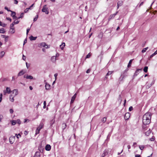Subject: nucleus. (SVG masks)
Returning <instances> with one entry per match:
<instances>
[{
    "instance_id": "f257e3e1",
    "label": "nucleus",
    "mask_w": 157,
    "mask_h": 157,
    "mask_svg": "<svg viewBox=\"0 0 157 157\" xmlns=\"http://www.w3.org/2000/svg\"><path fill=\"white\" fill-rule=\"evenodd\" d=\"M151 114L150 113L147 112L144 115L143 118V124H149L150 123Z\"/></svg>"
},
{
    "instance_id": "f03ea898",
    "label": "nucleus",
    "mask_w": 157,
    "mask_h": 157,
    "mask_svg": "<svg viewBox=\"0 0 157 157\" xmlns=\"http://www.w3.org/2000/svg\"><path fill=\"white\" fill-rule=\"evenodd\" d=\"M128 76L127 74H124V73H122L121 76L119 78V81L120 82L123 81L124 79Z\"/></svg>"
},
{
    "instance_id": "7ed1b4c3",
    "label": "nucleus",
    "mask_w": 157,
    "mask_h": 157,
    "mask_svg": "<svg viewBox=\"0 0 157 157\" xmlns=\"http://www.w3.org/2000/svg\"><path fill=\"white\" fill-rule=\"evenodd\" d=\"M11 92L10 89V87H6V90H3L4 95H6L7 93L8 94H10Z\"/></svg>"
},
{
    "instance_id": "20e7f679",
    "label": "nucleus",
    "mask_w": 157,
    "mask_h": 157,
    "mask_svg": "<svg viewBox=\"0 0 157 157\" xmlns=\"http://www.w3.org/2000/svg\"><path fill=\"white\" fill-rule=\"evenodd\" d=\"M47 5H44L43 7L42 10V11L43 12H44L46 14H48L49 13V11L48 10V8L46 7Z\"/></svg>"
},
{
    "instance_id": "39448f33",
    "label": "nucleus",
    "mask_w": 157,
    "mask_h": 157,
    "mask_svg": "<svg viewBox=\"0 0 157 157\" xmlns=\"http://www.w3.org/2000/svg\"><path fill=\"white\" fill-rule=\"evenodd\" d=\"M39 47H45L46 48H48L50 47V46H49V45L46 44L45 42H42L39 45Z\"/></svg>"
},
{
    "instance_id": "423d86ee",
    "label": "nucleus",
    "mask_w": 157,
    "mask_h": 157,
    "mask_svg": "<svg viewBox=\"0 0 157 157\" xmlns=\"http://www.w3.org/2000/svg\"><path fill=\"white\" fill-rule=\"evenodd\" d=\"M142 70V69H137L136 70V71H135L134 75H133V78L134 79V78L137 75H138L139 74L140 71H141Z\"/></svg>"
},
{
    "instance_id": "0eeeda50",
    "label": "nucleus",
    "mask_w": 157,
    "mask_h": 157,
    "mask_svg": "<svg viewBox=\"0 0 157 157\" xmlns=\"http://www.w3.org/2000/svg\"><path fill=\"white\" fill-rule=\"evenodd\" d=\"M15 136H11L9 138L10 142L11 144H13L15 140Z\"/></svg>"
},
{
    "instance_id": "6e6552de",
    "label": "nucleus",
    "mask_w": 157,
    "mask_h": 157,
    "mask_svg": "<svg viewBox=\"0 0 157 157\" xmlns=\"http://www.w3.org/2000/svg\"><path fill=\"white\" fill-rule=\"evenodd\" d=\"M26 71L24 70H22L17 75L18 76H20L23 75L25 73Z\"/></svg>"
},
{
    "instance_id": "1a4fd4ad",
    "label": "nucleus",
    "mask_w": 157,
    "mask_h": 157,
    "mask_svg": "<svg viewBox=\"0 0 157 157\" xmlns=\"http://www.w3.org/2000/svg\"><path fill=\"white\" fill-rule=\"evenodd\" d=\"M130 114L128 113H125L124 116V119L126 120H128L130 117Z\"/></svg>"
},
{
    "instance_id": "9d476101",
    "label": "nucleus",
    "mask_w": 157,
    "mask_h": 157,
    "mask_svg": "<svg viewBox=\"0 0 157 157\" xmlns=\"http://www.w3.org/2000/svg\"><path fill=\"white\" fill-rule=\"evenodd\" d=\"M76 95H77V94H76V93H75L74 94V95L72 97L71 100V102H70L71 104L73 103L75 99V98L76 97Z\"/></svg>"
},
{
    "instance_id": "9b49d317",
    "label": "nucleus",
    "mask_w": 157,
    "mask_h": 157,
    "mask_svg": "<svg viewBox=\"0 0 157 157\" xmlns=\"http://www.w3.org/2000/svg\"><path fill=\"white\" fill-rule=\"evenodd\" d=\"M24 78H25L26 79H32L33 78V76L31 75H25L24 76Z\"/></svg>"
},
{
    "instance_id": "f8f14e48",
    "label": "nucleus",
    "mask_w": 157,
    "mask_h": 157,
    "mask_svg": "<svg viewBox=\"0 0 157 157\" xmlns=\"http://www.w3.org/2000/svg\"><path fill=\"white\" fill-rule=\"evenodd\" d=\"M40 153L39 151H37L36 152L33 157H40Z\"/></svg>"
},
{
    "instance_id": "ddd939ff",
    "label": "nucleus",
    "mask_w": 157,
    "mask_h": 157,
    "mask_svg": "<svg viewBox=\"0 0 157 157\" xmlns=\"http://www.w3.org/2000/svg\"><path fill=\"white\" fill-rule=\"evenodd\" d=\"M55 120L54 118L51 120L50 122V127L52 128V127L53 124L55 123Z\"/></svg>"
},
{
    "instance_id": "4468645a",
    "label": "nucleus",
    "mask_w": 157,
    "mask_h": 157,
    "mask_svg": "<svg viewBox=\"0 0 157 157\" xmlns=\"http://www.w3.org/2000/svg\"><path fill=\"white\" fill-rule=\"evenodd\" d=\"M51 146L49 144H47L45 147V150L46 151H49L51 149Z\"/></svg>"
},
{
    "instance_id": "2eb2a0df",
    "label": "nucleus",
    "mask_w": 157,
    "mask_h": 157,
    "mask_svg": "<svg viewBox=\"0 0 157 157\" xmlns=\"http://www.w3.org/2000/svg\"><path fill=\"white\" fill-rule=\"evenodd\" d=\"M11 92H12L13 94H14V96L17 95L18 94V90L17 89H14Z\"/></svg>"
},
{
    "instance_id": "dca6fc26",
    "label": "nucleus",
    "mask_w": 157,
    "mask_h": 157,
    "mask_svg": "<svg viewBox=\"0 0 157 157\" xmlns=\"http://www.w3.org/2000/svg\"><path fill=\"white\" fill-rule=\"evenodd\" d=\"M44 124L43 123L41 122L39 126V127L37 128H38L39 129L41 130L42 128L44 127Z\"/></svg>"
},
{
    "instance_id": "f3484780",
    "label": "nucleus",
    "mask_w": 157,
    "mask_h": 157,
    "mask_svg": "<svg viewBox=\"0 0 157 157\" xmlns=\"http://www.w3.org/2000/svg\"><path fill=\"white\" fill-rule=\"evenodd\" d=\"M29 38L30 40L31 41L34 40L36 39L37 38V37H34L33 36H31L29 37Z\"/></svg>"
},
{
    "instance_id": "a211bd4d",
    "label": "nucleus",
    "mask_w": 157,
    "mask_h": 157,
    "mask_svg": "<svg viewBox=\"0 0 157 157\" xmlns=\"http://www.w3.org/2000/svg\"><path fill=\"white\" fill-rule=\"evenodd\" d=\"M14 96L13 97L12 95H10V100L11 102H13L14 101Z\"/></svg>"
},
{
    "instance_id": "6ab92c4d",
    "label": "nucleus",
    "mask_w": 157,
    "mask_h": 157,
    "mask_svg": "<svg viewBox=\"0 0 157 157\" xmlns=\"http://www.w3.org/2000/svg\"><path fill=\"white\" fill-rule=\"evenodd\" d=\"M108 153V151L107 150H105L104 151V153L102 154V155L105 156L107 155Z\"/></svg>"
},
{
    "instance_id": "aec40b11",
    "label": "nucleus",
    "mask_w": 157,
    "mask_h": 157,
    "mask_svg": "<svg viewBox=\"0 0 157 157\" xmlns=\"http://www.w3.org/2000/svg\"><path fill=\"white\" fill-rule=\"evenodd\" d=\"M51 60L54 63L56 60V57L55 56H52L51 58Z\"/></svg>"
},
{
    "instance_id": "412c9836",
    "label": "nucleus",
    "mask_w": 157,
    "mask_h": 157,
    "mask_svg": "<svg viewBox=\"0 0 157 157\" xmlns=\"http://www.w3.org/2000/svg\"><path fill=\"white\" fill-rule=\"evenodd\" d=\"M115 17V16L113 14H111L109 17L108 19V21H109L112 19H113Z\"/></svg>"
},
{
    "instance_id": "4be33fe9",
    "label": "nucleus",
    "mask_w": 157,
    "mask_h": 157,
    "mask_svg": "<svg viewBox=\"0 0 157 157\" xmlns=\"http://www.w3.org/2000/svg\"><path fill=\"white\" fill-rule=\"evenodd\" d=\"M123 3V2L122 1H119L117 3V6H121L122 5Z\"/></svg>"
},
{
    "instance_id": "5701e85b",
    "label": "nucleus",
    "mask_w": 157,
    "mask_h": 157,
    "mask_svg": "<svg viewBox=\"0 0 157 157\" xmlns=\"http://www.w3.org/2000/svg\"><path fill=\"white\" fill-rule=\"evenodd\" d=\"M148 124H143L142 125V128L144 130H146V128H147V125H148Z\"/></svg>"
},
{
    "instance_id": "b1692460",
    "label": "nucleus",
    "mask_w": 157,
    "mask_h": 157,
    "mask_svg": "<svg viewBox=\"0 0 157 157\" xmlns=\"http://www.w3.org/2000/svg\"><path fill=\"white\" fill-rule=\"evenodd\" d=\"M50 85L46 83L45 85V88L46 90H49L50 89Z\"/></svg>"
},
{
    "instance_id": "393cba45",
    "label": "nucleus",
    "mask_w": 157,
    "mask_h": 157,
    "mask_svg": "<svg viewBox=\"0 0 157 157\" xmlns=\"http://www.w3.org/2000/svg\"><path fill=\"white\" fill-rule=\"evenodd\" d=\"M113 72V71H109L106 75V78H107V76H108L109 75L111 74Z\"/></svg>"
},
{
    "instance_id": "a878e982",
    "label": "nucleus",
    "mask_w": 157,
    "mask_h": 157,
    "mask_svg": "<svg viewBox=\"0 0 157 157\" xmlns=\"http://www.w3.org/2000/svg\"><path fill=\"white\" fill-rule=\"evenodd\" d=\"M5 52L3 51H2L0 53V57L2 58L5 55Z\"/></svg>"
},
{
    "instance_id": "bb28decb",
    "label": "nucleus",
    "mask_w": 157,
    "mask_h": 157,
    "mask_svg": "<svg viewBox=\"0 0 157 157\" xmlns=\"http://www.w3.org/2000/svg\"><path fill=\"white\" fill-rule=\"evenodd\" d=\"M133 60V59H131L129 61V63H128V66H127V67H130L131 66V63H132V61Z\"/></svg>"
},
{
    "instance_id": "cd10ccee",
    "label": "nucleus",
    "mask_w": 157,
    "mask_h": 157,
    "mask_svg": "<svg viewBox=\"0 0 157 157\" xmlns=\"http://www.w3.org/2000/svg\"><path fill=\"white\" fill-rule=\"evenodd\" d=\"M5 33V31L4 30V28H2L0 29V33Z\"/></svg>"
},
{
    "instance_id": "c85d7f7f",
    "label": "nucleus",
    "mask_w": 157,
    "mask_h": 157,
    "mask_svg": "<svg viewBox=\"0 0 157 157\" xmlns=\"http://www.w3.org/2000/svg\"><path fill=\"white\" fill-rule=\"evenodd\" d=\"M6 25V24L4 23H2L0 21V25L2 26L3 27H5Z\"/></svg>"
},
{
    "instance_id": "c756f323",
    "label": "nucleus",
    "mask_w": 157,
    "mask_h": 157,
    "mask_svg": "<svg viewBox=\"0 0 157 157\" xmlns=\"http://www.w3.org/2000/svg\"><path fill=\"white\" fill-rule=\"evenodd\" d=\"M148 68L147 67V66L145 67L143 69L145 73L147 72V71Z\"/></svg>"
},
{
    "instance_id": "7c9ffc66",
    "label": "nucleus",
    "mask_w": 157,
    "mask_h": 157,
    "mask_svg": "<svg viewBox=\"0 0 157 157\" xmlns=\"http://www.w3.org/2000/svg\"><path fill=\"white\" fill-rule=\"evenodd\" d=\"M152 84H148L146 86V89H148L151 86Z\"/></svg>"
},
{
    "instance_id": "2f4dec72",
    "label": "nucleus",
    "mask_w": 157,
    "mask_h": 157,
    "mask_svg": "<svg viewBox=\"0 0 157 157\" xmlns=\"http://www.w3.org/2000/svg\"><path fill=\"white\" fill-rule=\"evenodd\" d=\"M151 132L150 130H148L145 132V135L147 136H148L150 134Z\"/></svg>"
},
{
    "instance_id": "473e14b6",
    "label": "nucleus",
    "mask_w": 157,
    "mask_h": 157,
    "mask_svg": "<svg viewBox=\"0 0 157 157\" xmlns=\"http://www.w3.org/2000/svg\"><path fill=\"white\" fill-rule=\"evenodd\" d=\"M24 13H21L20 16L19 17H18V19H19L21 18H22L24 17Z\"/></svg>"
},
{
    "instance_id": "72a5a7b5",
    "label": "nucleus",
    "mask_w": 157,
    "mask_h": 157,
    "mask_svg": "<svg viewBox=\"0 0 157 157\" xmlns=\"http://www.w3.org/2000/svg\"><path fill=\"white\" fill-rule=\"evenodd\" d=\"M40 130L38 128H37V129L36 130L35 134L37 135L39 133Z\"/></svg>"
},
{
    "instance_id": "f704fd0d",
    "label": "nucleus",
    "mask_w": 157,
    "mask_h": 157,
    "mask_svg": "<svg viewBox=\"0 0 157 157\" xmlns=\"http://www.w3.org/2000/svg\"><path fill=\"white\" fill-rule=\"evenodd\" d=\"M14 25V24H13V23L12 24H10V28L11 29L14 30V28H13Z\"/></svg>"
},
{
    "instance_id": "c9c22d12",
    "label": "nucleus",
    "mask_w": 157,
    "mask_h": 157,
    "mask_svg": "<svg viewBox=\"0 0 157 157\" xmlns=\"http://www.w3.org/2000/svg\"><path fill=\"white\" fill-rule=\"evenodd\" d=\"M67 125L65 123H63L62 124V127L63 129H65Z\"/></svg>"
},
{
    "instance_id": "e433bc0d",
    "label": "nucleus",
    "mask_w": 157,
    "mask_h": 157,
    "mask_svg": "<svg viewBox=\"0 0 157 157\" xmlns=\"http://www.w3.org/2000/svg\"><path fill=\"white\" fill-rule=\"evenodd\" d=\"M16 123V120H13L11 122V124L12 125H15Z\"/></svg>"
},
{
    "instance_id": "4c0bfd02",
    "label": "nucleus",
    "mask_w": 157,
    "mask_h": 157,
    "mask_svg": "<svg viewBox=\"0 0 157 157\" xmlns=\"http://www.w3.org/2000/svg\"><path fill=\"white\" fill-rule=\"evenodd\" d=\"M148 48V47H147V48H143L142 51V52L143 53L145 52L147 50Z\"/></svg>"
},
{
    "instance_id": "58836bf2",
    "label": "nucleus",
    "mask_w": 157,
    "mask_h": 157,
    "mask_svg": "<svg viewBox=\"0 0 157 157\" xmlns=\"http://www.w3.org/2000/svg\"><path fill=\"white\" fill-rule=\"evenodd\" d=\"M11 12V16L12 17H13V15L14 14V15H16V13L15 12L13 11H10Z\"/></svg>"
},
{
    "instance_id": "ea45409f",
    "label": "nucleus",
    "mask_w": 157,
    "mask_h": 157,
    "mask_svg": "<svg viewBox=\"0 0 157 157\" xmlns=\"http://www.w3.org/2000/svg\"><path fill=\"white\" fill-rule=\"evenodd\" d=\"M106 118L105 117H103L102 119V120H101V121H102L103 122V123H105L106 122Z\"/></svg>"
},
{
    "instance_id": "a19ab883",
    "label": "nucleus",
    "mask_w": 157,
    "mask_h": 157,
    "mask_svg": "<svg viewBox=\"0 0 157 157\" xmlns=\"http://www.w3.org/2000/svg\"><path fill=\"white\" fill-rule=\"evenodd\" d=\"M16 121V123H18L19 124H21V122L20 119H17Z\"/></svg>"
},
{
    "instance_id": "79ce46f5",
    "label": "nucleus",
    "mask_w": 157,
    "mask_h": 157,
    "mask_svg": "<svg viewBox=\"0 0 157 157\" xmlns=\"http://www.w3.org/2000/svg\"><path fill=\"white\" fill-rule=\"evenodd\" d=\"M65 46V43H63V44L60 45V47L62 50H63V47H62V46Z\"/></svg>"
},
{
    "instance_id": "37998d69",
    "label": "nucleus",
    "mask_w": 157,
    "mask_h": 157,
    "mask_svg": "<svg viewBox=\"0 0 157 157\" xmlns=\"http://www.w3.org/2000/svg\"><path fill=\"white\" fill-rule=\"evenodd\" d=\"M38 15H37L35 17V18H34V19H33V21L34 22L36 21L37 20V19L38 18Z\"/></svg>"
},
{
    "instance_id": "c03bdc74",
    "label": "nucleus",
    "mask_w": 157,
    "mask_h": 157,
    "mask_svg": "<svg viewBox=\"0 0 157 157\" xmlns=\"http://www.w3.org/2000/svg\"><path fill=\"white\" fill-rule=\"evenodd\" d=\"M144 146L143 145L139 146V148L141 150H142L144 148Z\"/></svg>"
},
{
    "instance_id": "a18cd8bd",
    "label": "nucleus",
    "mask_w": 157,
    "mask_h": 157,
    "mask_svg": "<svg viewBox=\"0 0 157 157\" xmlns=\"http://www.w3.org/2000/svg\"><path fill=\"white\" fill-rule=\"evenodd\" d=\"M2 93H1L0 94V102L2 101Z\"/></svg>"
},
{
    "instance_id": "49530a36",
    "label": "nucleus",
    "mask_w": 157,
    "mask_h": 157,
    "mask_svg": "<svg viewBox=\"0 0 157 157\" xmlns=\"http://www.w3.org/2000/svg\"><path fill=\"white\" fill-rule=\"evenodd\" d=\"M155 140V138L154 136L152 137L150 139V140L151 141H154Z\"/></svg>"
},
{
    "instance_id": "de8ad7c7",
    "label": "nucleus",
    "mask_w": 157,
    "mask_h": 157,
    "mask_svg": "<svg viewBox=\"0 0 157 157\" xmlns=\"http://www.w3.org/2000/svg\"><path fill=\"white\" fill-rule=\"evenodd\" d=\"M128 70V69L127 68L126 70H125L122 73H124V74H127V72Z\"/></svg>"
},
{
    "instance_id": "09e8293b",
    "label": "nucleus",
    "mask_w": 157,
    "mask_h": 157,
    "mask_svg": "<svg viewBox=\"0 0 157 157\" xmlns=\"http://www.w3.org/2000/svg\"><path fill=\"white\" fill-rule=\"evenodd\" d=\"M19 22V21H16V20L14 21L13 22V24H18Z\"/></svg>"
},
{
    "instance_id": "8fccbe9b",
    "label": "nucleus",
    "mask_w": 157,
    "mask_h": 157,
    "mask_svg": "<svg viewBox=\"0 0 157 157\" xmlns=\"http://www.w3.org/2000/svg\"><path fill=\"white\" fill-rule=\"evenodd\" d=\"M5 9L7 10L8 11L10 12L11 10L8 9V8L7 6H5L4 8Z\"/></svg>"
},
{
    "instance_id": "3c124183",
    "label": "nucleus",
    "mask_w": 157,
    "mask_h": 157,
    "mask_svg": "<svg viewBox=\"0 0 157 157\" xmlns=\"http://www.w3.org/2000/svg\"><path fill=\"white\" fill-rule=\"evenodd\" d=\"M46 101H44V106H43V108L44 109H45V108L46 107Z\"/></svg>"
},
{
    "instance_id": "603ef678",
    "label": "nucleus",
    "mask_w": 157,
    "mask_h": 157,
    "mask_svg": "<svg viewBox=\"0 0 157 157\" xmlns=\"http://www.w3.org/2000/svg\"><path fill=\"white\" fill-rule=\"evenodd\" d=\"M29 9H30V8H26L24 10V12L25 13H26L28 11V10H29Z\"/></svg>"
},
{
    "instance_id": "864d4df0",
    "label": "nucleus",
    "mask_w": 157,
    "mask_h": 157,
    "mask_svg": "<svg viewBox=\"0 0 157 157\" xmlns=\"http://www.w3.org/2000/svg\"><path fill=\"white\" fill-rule=\"evenodd\" d=\"M133 109V107L132 106H130L129 107V110L130 111H132Z\"/></svg>"
},
{
    "instance_id": "5fc2aeb1",
    "label": "nucleus",
    "mask_w": 157,
    "mask_h": 157,
    "mask_svg": "<svg viewBox=\"0 0 157 157\" xmlns=\"http://www.w3.org/2000/svg\"><path fill=\"white\" fill-rule=\"evenodd\" d=\"M90 53L88 54L86 56V58H88L90 57Z\"/></svg>"
},
{
    "instance_id": "6e6d98bb",
    "label": "nucleus",
    "mask_w": 157,
    "mask_h": 157,
    "mask_svg": "<svg viewBox=\"0 0 157 157\" xmlns=\"http://www.w3.org/2000/svg\"><path fill=\"white\" fill-rule=\"evenodd\" d=\"M57 75H58V74L57 73H56L54 75V77H55V80H56V79H57Z\"/></svg>"
},
{
    "instance_id": "4d7b16f0",
    "label": "nucleus",
    "mask_w": 157,
    "mask_h": 157,
    "mask_svg": "<svg viewBox=\"0 0 157 157\" xmlns=\"http://www.w3.org/2000/svg\"><path fill=\"white\" fill-rule=\"evenodd\" d=\"M10 113L12 114L13 112V110L12 109H10Z\"/></svg>"
},
{
    "instance_id": "13d9d810",
    "label": "nucleus",
    "mask_w": 157,
    "mask_h": 157,
    "mask_svg": "<svg viewBox=\"0 0 157 157\" xmlns=\"http://www.w3.org/2000/svg\"><path fill=\"white\" fill-rule=\"evenodd\" d=\"M13 19H18V17L16 16V15H14V14L13 15Z\"/></svg>"
},
{
    "instance_id": "bf43d9fd",
    "label": "nucleus",
    "mask_w": 157,
    "mask_h": 157,
    "mask_svg": "<svg viewBox=\"0 0 157 157\" xmlns=\"http://www.w3.org/2000/svg\"><path fill=\"white\" fill-rule=\"evenodd\" d=\"M8 37H9V36H6V37L5 38V42H6L8 41Z\"/></svg>"
},
{
    "instance_id": "052dcab7",
    "label": "nucleus",
    "mask_w": 157,
    "mask_h": 157,
    "mask_svg": "<svg viewBox=\"0 0 157 157\" xmlns=\"http://www.w3.org/2000/svg\"><path fill=\"white\" fill-rule=\"evenodd\" d=\"M29 120L28 119H25L24 120V123H25L26 122H29Z\"/></svg>"
},
{
    "instance_id": "680f3d73",
    "label": "nucleus",
    "mask_w": 157,
    "mask_h": 157,
    "mask_svg": "<svg viewBox=\"0 0 157 157\" xmlns=\"http://www.w3.org/2000/svg\"><path fill=\"white\" fill-rule=\"evenodd\" d=\"M26 66L27 68L28 69L29 67H30V65L29 64H28L27 63H26Z\"/></svg>"
},
{
    "instance_id": "e2e57ef3",
    "label": "nucleus",
    "mask_w": 157,
    "mask_h": 157,
    "mask_svg": "<svg viewBox=\"0 0 157 157\" xmlns=\"http://www.w3.org/2000/svg\"><path fill=\"white\" fill-rule=\"evenodd\" d=\"M6 19L8 20H9L10 21V22L11 21H12V20L10 18V17H7L6 18Z\"/></svg>"
},
{
    "instance_id": "0e129e2a",
    "label": "nucleus",
    "mask_w": 157,
    "mask_h": 157,
    "mask_svg": "<svg viewBox=\"0 0 157 157\" xmlns=\"http://www.w3.org/2000/svg\"><path fill=\"white\" fill-rule=\"evenodd\" d=\"M27 39H25L24 40V43H23V45H24V44L26 43H27Z\"/></svg>"
},
{
    "instance_id": "69168bd1",
    "label": "nucleus",
    "mask_w": 157,
    "mask_h": 157,
    "mask_svg": "<svg viewBox=\"0 0 157 157\" xmlns=\"http://www.w3.org/2000/svg\"><path fill=\"white\" fill-rule=\"evenodd\" d=\"M14 3L16 4H17L18 3V1L17 0H14Z\"/></svg>"
},
{
    "instance_id": "338daca9",
    "label": "nucleus",
    "mask_w": 157,
    "mask_h": 157,
    "mask_svg": "<svg viewBox=\"0 0 157 157\" xmlns=\"http://www.w3.org/2000/svg\"><path fill=\"white\" fill-rule=\"evenodd\" d=\"M29 30H30V29H27V30H26V34H27V35L29 33Z\"/></svg>"
},
{
    "instance_id": "774afa93",
    "label": "nucleus",
    "mask_w": 157,
    "mask_h": 157,
    "mask_svg": "<svg viewBox=\"0 0 157 157\" xmlns=\"http://www.w3.org/2000/svg\"><path fill=\"white\" fill-rule=\"evenodd\" d=\"M135 157H141V156L140 155L136 154L135 155Z\"/></svg>"
}]
</instances>
